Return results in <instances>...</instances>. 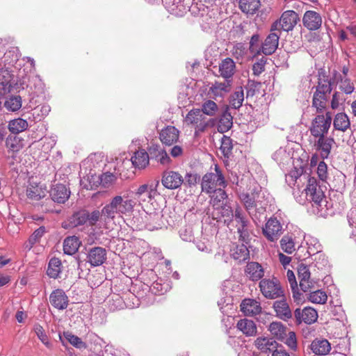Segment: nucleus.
<instances>
[{
    "label": "nucleus",
    "instance_id": "1",
    "mask_svg": "<svg viewBox=\"0 0 356 356\" xmlns=\"http://www.w3.org/2000/svg\"><path fill=\"white\" fill-rule=\"evenodd\" d=\"M136 201L128 194L116 195L103 207L104 216L114 222L116 217L122 218L133 212Z\"/></svg>",
    "mask_w": 356,
    "mask_h": 356
},
{
    "label": "nucleus",
    "instance_id": "2",
    "mask_svg": "<svg viewBox=\"0 0 356 356\" xmlns=\"http://www.w3.org/2000/svg\"><path fill=\"white\" fill-rule=\"evenodd\" d=\"M298 175V172L295 171L291 172L289 176L294 177L296 179V182L298 181V179H300V181L302 179H307V187L305 189L307 198L315 204L321 206V202L325 197V195L321 186L318 184L317 179L314 177H311L307 173L300 174L299 176Z\"/></svg>",
    "mask_w": 356,
    "mask_h": 356
},
{
    "label": "nucleus",
    "instance_id": "3",
    "mask_svg": "<svg viewBox=\"0 0 356 356\" xmlns=\"http://www.w3.org/2000/svg\"><path fill=\"white\" fill-rule=\"evenodd\" d=\"M215 172L206 173L202 178L201 188L202 191L207 194H211L218 188H225L227 181L222 175L220 168L215 166Z\"/></svg>",
    "mask_w": 356,
    "mask_h": 356
},
{
    "label": "nucleus",
    "instance_id": "4",
    "mask_svg": "<svg viewBox=\"0 0 356 356\" xmlns=\"http://www.w3.org/2000/svg\"><path fill=\"white\" fill-rule=\"evenodd\" d=\"M189 11L193 16L200 18L199 22L204 31L216 24L213 12L203 3L192 4Z\"/></svg>",
    "mask_w": 356,
    "mask_h": 356
},
{
    "label": "nucleus",
    "instance_id": "5",
    "mask_svg": "<svg viewBox=\"0 0 356 356\" xmlns=\"http://www.w3.org/2000/svg\"><path fill=\"white\" fill-rule=\"evenodd\" d=\"M332 120V113L326 111L325 115H318L312 122L309 129L314 138L325 136L329 131Z\"/></svg>",
    "mask_w": 356,
    "mask_h": 356
},
{
    "label": "nucleus",
    "instance_id": "6",
    "mask_svg": "<svg viewBox=\"0 0 356 356\" xmlns=\"http://www.w3.org/2000/svg\"><path fill=\"white\" fill-rule=\"evenodd\" d=\"M299 21L300 18L296 12L291 10H286L280 19L272 24L270 31L282 30L289 32L294 29Z\"/></svg>",
    "mask_w": 356,
    "mask_h": 356
},
{
    "label": "nucleus",
    "instance_id": "7",
    "mask_svg": "<svg viewBox=\"0 0 356 356\" xmlns=\"http://www.w3.org/2000/svg\"><path fill=\"white\" fill-rule=\"evenodd\" d=\"M259 288L262 295L268 299H276L284 296L280 283L275 277L262 279L259 282Z\"/></svg>",
    "mask_w": 356,
    "mask_h": 356
},
{
    "label": "nucleus",
    "instance_id": "8",
    "mask_svg": "<svg viewBox=\"0 0 356 356\" xmlns=\"http://www.w3.org/2000/svg\"><path fill=\"white\" fill-rule=\"evenodd\" d=\"M262 233L268 241H277L282 234V226L276 218H270L262 228Z\"/></svg>",
    "mask_w": 356,
    "mask_h": 356
},
{
    "label": "nucleus",
    "instance_id": "9",
    "mask_svg": "<svg viewBox=\"0 0 356 356\" xmlns=\"http://www.w3.org/2000/svg\"><path fill=\"white\" fill-rule=\"evenodd\" d=\"M145 229L154 231L164 226L163 213L161 209H154L152 211L145 210Z\"/></svg>",
    "mask_w": 356,
    "mask_h": 356
},
{
    "label": "nucleus",
    "instance_id": "10",
    "mask_svg": "<svg viewBox=\"0 0 356 356\" xmlns=\"http://www.w3.org/2000/svg\"><path fill=\"white\" fill-rule=\"evenodd\" d=\"M185 122L195 126L197 131H203L208 126L206 117L198 108L193 109L188 113L185 118Z\"/></svg>",
    "mask_w": 356,
    "mask_h": 356
},
{
    "label": "nucleus",
    "instance_id": "11",
    "mask_svg": "<svg viewBox=\"0 0 356 356\" xmlns=\"http://www.w3.org/2000/svg\"><path fill=\"white\" fill-rule=\"evenodd\" d=\"M106 259V250L102 247H93L87 250L86 261L91 266H99Z\"/></svg>",
    "mask_w": 356,
    "mask_h": 356
},
{
    "label": "nucleus",
    "instance_id": "12",
    "mask_svg": "<svg viewBox=\"0 0 356 356\" xmlns=\"http://www.w3.org/2000/svg\"><path fill=\"white\" fill-rule=\"evenodd\" d=\"M183 177L175 171H165L163 173L161 183L163 186L170 190L179 188L184 184Z\"/></svg>",
    "mask_w": 356,
    "mask_h": 356
},
{
    "label": "nucleus",
    "instance_id": "13",
    "mask_svg": "<svg viewBox=\"0 0 356 356\" xmlns=\"http://www.w3.org/2000/svg\"><path fill=\"white\" fill-rule=\"evenodd\" d=\"M296 322L300 324L304 322L306 324H312L318 318L317 312L312 307H305L303 309H296L294 312Z\"/></svg>",
    "mask_w": 356,
    "mask_h": 356
},
{
    "label": "nucleus",
    "instance_id": "14",
    "mask_svg": "<svg viewBox=\"0 0 356 356\" xmlns=\"http://www.w3.org/2000/svg\"><path fill=\"white\" fill-rule=\"evenodd\" d=\"M314 142V147L319 152L322 159H327L333 145L335 143L333 138L331 137H318Z\"/></svg>",
    "mask_w": 356,
    "mask_h": 356
},
{
    "label": "nucleus",
    "instance_id": "15",
    "mask_svg": "<svg viewBox=\"0 0 356 356\" xmlns=\"http://www.w3.org/2000/svg\"><path fill=\"white\" fill-rule=\"evenodd\" d=\"M49 302L56 309L63 310L67 307L69 299L63 290L58 289L51 293Z\"/></svg>",
    "mask_w": 356,
    "mask_h": 356
},
{
    "label": "nucleus",
    "instance_id": "16",
    "mask_svg": "<svg viewBox=\"0 0 356 356\" xmlns=\"http://www.w3.org/2000/svg\"><path fill=\"white\" fill-rule=\"evenodd\" d=\"M303 25L309 30H318L322 24V17L319 13L314 10H307L302 18Z\"/></svg>",
    "mask_w": 356,
    "mask_h": 356
},
{
    "label": "nucleus",
    "instance_id": "17",
    "mask_svg": "<svg viewBox=\"0 0 356 356\" xmlns=\"http://www.w3.org/2000/svg\"><path fill=\"white\" fill-rule=\"evenodd\" d=\"M49 194L51 198V200H49V202L53 201L60 204L65 202L68 200L70 192L65 185L58 184L51 188Z\"/></svg>",
    "mask_w": 356,
    "mask_h": 356
},
{
    "label": "nucleus",
    "instance_id": "18",
    "mask_svg": "<svg viewBox=\"0 0 356 356\" xmlns=\"http://www.w3.org/2000/svg\"><path fill=\"white\" fill-rule=\"evenodd\" d=\"M298 278L300 280V287L307 292L314 287V282L310 279V272L308 267L300 264L298 269Z\"/></svg>",
    "mask_w": 356,
    "mask_h": 356
},
{
    "label": "nucleus",
    "instance_id": "19",
    "mask_svg": "<svg viewBox=\"0 0 356 356\" xmlns=\"http://www.w3.org/2000/svg\"><path fill=\"white\" fill-rule=\"evenodd\" d=\"M179 131L173 126H168L163 129L159 135L161 141L165 145L170 146L177 142Z\"/></svg>",
    "mask_w": 356,
    "mask_h": 356
},
{
    "label": "nucleus",
    "instance_id": "20",
    "mask_svg": "<svg viewBox=\"0 0 356 356\" xmlns=\"http://www.w3.org/2000/svg\"><path fill=\"white\" fill-rule=\"evenodd\" d=\"M254 344L261 353H272L279 343L273 337H259L255 339Z\"/></svg>",
    "mask_w": 356,
    "mask_h": 356
},
{
    "label": "nucleus",
    "instance_id": "21",
    "mask_svg": "<svg viewBox=\"0 0 356 356\" xmlns=\"http://www.w3.org/2000/svg\"><path fill=\"white\" fill-rule=\"evenodd\" d=\"M165 7L172 14L177 17H182L187 11H189L191 6L185 5L182 0H165Z\"/></svg>",
    "mask_w": 356,
    "mask_h": 356
},
{
    "label": "nucleus",
    "instance_id": "22",
    "mask_svg": "<svg viewBox=\"0 0 356 356\" xmlns=\"http://www.w3.org/2000/svg\"><path fill=\"white\" fill-rule=\"evenodd\" d=\"M280 35L277 33L271 31L262 43L260 51L265 55L273 54L278 47Z\"/></svg>",
    "mask_w": 356,
    "mask_h": 356
},
{
    "label": "nucleus",
    "instance_id": "23",
    "mask_svg": "<svg viewBox=\"0 0 356 356\" xmlns=\"http://www.w3.org/2000/svg\"><path fill=\"white\" fill-rule=\"evenodd\" d=\"M151 159H155L163 165H168L171 163V159L167 152L159 145H152L149 149Z\"/></svg>",
    "mask_w": 356,
    "mask_h": 356
},
{
    "label": "nucleus",
    "instance_id": "24",
    "mask_svg": "<svg viewBox=\"0 0 356 356\" xmlns=\"http://www.w3.org/2000/svg\"><path fill=\"white\" fill-rule=\"evenodd\" d=\"M273 309L276 316L283 320L287 321L292 318V312L286 300H276L273 303Z\"/></svg>",
    "mask_w": 356,
    "mask_h": 356
},
{
    "label": "nucleus",
    "instance_id": "25",
    "mask_svg": "<svg viewBox=\"0 0 356 356\" xmlns=\"http://www.w3.org/2000/svg\"><path fill=\"white\" fill-rule=\"evenodd\" d=\"M310 348L315 355L325 356L331 350V345L325 339H315L310 344Z\"/></svg>",
    "mask_w": 356,
    "mask_h": 356
},
{
    "label": "nucleus",
    "instance_id": "26",
    "mask_svg": "<svg viewBox=\"0 0 356 356\" xmlns=\"http://www.w3.org/2000/svg\"><path fill=\"white\" fill-rule=\"evenodd\" d=\"M315 94H321L329 97L332 90V81L324 72L319 73L318 83Z\"/></svg>",
    "mask_w": 356,
    "mask_h": 356
},
{
    "label": "nucleus",
    "instance_id": "27",
    "mask_svg": "<svg viewBox=\"0 0 356 356\" xmlns=\"http://www.w3.org/2000/svg\"><path fill=\"white\" fill-rule=\"evenodd\" d=\"M245 272L247 277L252 281H258L264 275L261 265L257 262H250L247 264Z\"/></svg>",
    "mask_w": 356,
    "mask_h": 356
},
{
    "label": "nucleus",
    "instance_id": "28",
    "mask_svg": "<svg viewBox=\"0 0 356 356\" xmlns=\"http://www.w3.org/2000/svg\"><path fill=\"white\" fill-rule=\"evenodd\" d=\"M152 186L147 184L140 185L135 192H134V197L132 200L136 201V204H141L142 202H145L152 198Z\"/></svg>",
    "mask_w": 356,
    "mask_h": 356
},
{
    "label": "nucleus",
    "instance_id": "29",
    "mask_svg": "<svg viewBox=\"0 0 356 356\" xmlns=\"http://www.w3.org/2000/svg\"><path fill=\"white\" fill-rule=\"evenodd\" d=\"M235 63L232 58H227L224 59L219 65L221 76L225 80H232L231 78L235 72Z\"/></svg>",
    "mask_w": 356,
    "mask_h": 356
},
{
    "label": "nucleus",
    "instance_id": "30",
    "mask_svg": "<svg viewBox=\"0 0 356 356\" xmlns=\"http://www.w3.org/2000/svg\"><path fill=\"white\" fill-rule=\"evenodd\" d=\"M241 311L247 316H253L259 314L261 307L259 302L253 299H245L241 304Z\"/></svg>",
    "mask_w": 356,
    "mask_h": 356
},
{
    "label": "nucleus",
    "instance_id": "31",
    "mask_svg": "<svg viewBox=\"0 0 356 356\" xmlns=\"http://www.w3.org/2000/svg\"><path fill=\"white\" fill-rule=\"evenodd\" d=\"M149 154L143 149L136 151L131 159L132 164L139 169L145 168L149 164Z\"/></svg>",
    "mask_w": 356,
    "mask_h": 356
},
{
    "label": "nucleus",
    "instance_id": "32",
    "mask_svg": "<svg viewBox=\"0 0 356 356\" xmlns=\"http://www.w3.org/2000/svg\"><path fill=\"white\" fill-rule=\"evenodd\" d=\"M236 327L247 337L254 336L257 332L254 322L247 318L239 320L236 324Z\"/></svg>",
    "mask_w": 356,
    "mask_h": 356
},
{
    "label": "nucleus",
    "instance_id": "33",
    "mask_svg": "<svg viewBox=\"0 0 356 356\" xmlns=\"http://www.w3.org/2000/svg\"><path fill=\"white\" fill-rule=\"evenodd\" d=\"M88 211L81 209L74 212L68 220L69 226L70 227H76L78 226L83 225L88 222Z\"/></svg>",
    "mask_w": 356,
    "mask_h": 356
},
{
    "label": "nucleus",
    "instance_id": "34",
    "mask_svg": "<svg viewBox=\"0 0 356 356\" xmlns=\"http://www.w3.org/2000/svg\"><path fill=\"white\" fill-rule=\"evenodd\" d=\"M88 223L90 226H95L97 224L106 226L111 222L110 219L104 216L103 208L101 211L94 210L88 212Z\"/></svg>",
    "mask_w": 356,
    "mask_h": 356
},
{
    "label": "nucleus",
    "instance_id": "35",
    "mask_svg": "<svg viewBox=\"0 0 356 356\" xmlns=\"http://www.w3.org/2000/svg\"><path fill=\"white\" fill-rule=\"evenodd\" d=\"M81 244L79 238L76 236H68L63 241L64 253L68 255L75 254Z\"/></svg>",
    "mask_w": 356,
    "mask_h": 356
},
{
    "label": "nucleus",
    "instance_id": "36",
    "mask_svg": "<svg viewBox=\"0 0 356 356\" xmlns=\"http://www.w3.org/2000/svg\"><path fill=\"white\" fill-rule=\"evenodd\" d=\"M232 80H225L222 83L216 81L210 88V91L216 97H223L225 94L229 92Z\"/></svg>",
    "mask_w": 356,
    "mask_h": 356
},
{
    "label": "nucleus",
    "instance_id": "37",
    "mask_svg": "<svg viewBox=\"0 0 356 356\" xmlns=\"http://www.w3.org/2000/svg\"><path fill=\"white\" fill-rule=\"evenodd\" d=\"M229 107L226 108V110L220 115L218 130L220 133H224L229 131L233 124V117L229 112Z\"/></svg>",
    "mask_w": 356,
    "mask_h": 356
},
{
    "label": "nucleus",
    "instance_id": "38",
    "mask_svg": "<svg viewBox=\"0 0 356 356\" xmlns=\"http://www.w3.org/2000/svg\"><path fill=\"white\" fill-rule=\"evenodd\" d=\"M244 101V91L241 86L237 87L235 91L229 97V106L234 109H238Z\"/></svg>",
    "mask_w": 356,
    "mask_h": 356
},
{
    "label": "nucleus",
    "instance_id": "39",
    "mask_svg": "<svg viewBox=\"0 0 356 356\" xmlns=\"http://www.w3.org/2000/svg\"><path fill=\"white\" fill-rule=\"evenodd\" d=\"M239 199L244 205L247 212L251 215L252 210L257 207V204L261 202L257 201L256 197H253L250 193H241L238 195Z\"/></svg>",
    "mask_w": 356,
    "mask_h": 356
},
{
    "label": "nucleus",
    "instance_id": "40",
    "mask_svg": "<svg viewBox=\"0 0 356 356\" xmlns=\"http://www.w3.org/2000/svg\"><path fill=\"white\" fill-rule=\"evenodd\" d=\"M268 331L277 340L284 341L286 328L281 322H273L269 325Z\"/></svg>",
    "mask_w": 356,
    "mask_h": 356
},
{
    "label": "nucleus",
    "instance_id": "41",
    "mask_svg": "<svg viewBox=\"0 0 356 356\" xmlns=\"http://www.w3.org/2000/svg\"><path fill=\"white\" fill-rule=\"evenodd\" d=\"M223 188H218L216 191H213L211 197V204L216 209H219L225 204V201L227 199V193L222 189Z\"/></svg>",
    "mask_w": 356,
    "mask_h": 356
},
{
    "label": "nucleus",
    "instance_id": "42",
    "mask_svg": "<svg viewBox=\"0 0 356 356\" xmlns=\"http://www.w3.org/2000/svg\"><path fill=\"white\" fill-rule=\"evenodd\" d=\"M238 3L241 11L250 15L254 14L260 6L259 0H239Z\"/></svg>",
    "mask_w": 356,
    "mask_h": 356
},
{
    "label": "nucleus",
    "instance_id": "43",
    "mask_svg": "<svg viewBox=\"0 0 356 356\" xmlns=\"http://www.w3.org/2000/svg\"><path fill=\"white\" fill-rule=\"evenodd\" d=\"M350 121L348 116L343 113H340L336 115L333 125L334 127L339 131H345L350 127Z\"/></svg>",
    "mask_w": 356,
    "mask_h": 356
},
{
    "label": "nucleus",
    "instance_id": "44",
    "mask_svg": "<svg viewBox=\"0 0 356 356\" xmlns=\"http://www.w3.org/2000/svg\"><path fill=\"white\" fill-rule=\"evenodd\" d=\"M61 272V261L58 258L50 259L47 274L51 278L56 279Z\"/></svg>",
    "mask_w": 356,
    "mask_h": 356
},
{
    "label": "nucleus",
    "instance_id": "45",
    "mask_svg": "<svg viewBox=\"0 0 356 356\" xmlns=\"http://www.w3.org/2000/svg\"><path fill=\"white\" fill-rule=\"evenodd\" d=\"M329 97L321 94L314 93L312 99V106L314 107L317 113H323L327 107V103Z\"/></svg>",
    "mask_w": 356,
    "mask_h": 356
},
{
    "label": "nucleus",
    "instance_id": "46",
    "mask_svg": "<svg viewBox=\"0 0 356 356\" xmlns=\"http://www.w3.org/2000/svg\"><path fill=\"white\" fill-rule=\"evenodd\" d=\"M51 108L47 104L37 106L31 111L33 120L35 122L41 121L49 114Z\"/></svg>",
    "mask_w": 356,
    "mask_h": 356
},
{
    "label": "nucleus",
    "instance_id": "47",
    "mask_svg": "<svg viewBox=\"0 0 356 356\" xmlns=\"http://www.w3.org/2000/svg\"><path fill=\"white\" fill-rule=\"evenodd\" d=\"M47 193V190L43 189L40 186H31L26 190V195L31 200H39L44 197Z\"/></svg>",
    "mask_w": 356,
    "mask_h": 356
},
{
    "label": "nucleus",
    "instance_id": "48",
    "mask_svg": "<svg viewBox=\"0 0 356 356\" xmlns=\"http://www.w3.org/2000/svg\"><path fill=\"white\" fill-rule=\"evenodd\" d=\"M131 223L133 229L138 230L145 229V210L143 209L142 211H138V213L134 214Z\"/></svg>",
    "mask_w": 356,
    "mask_h": 356
},
{
    "label": "nucleus",
    "instance_id": "49",
    "mask_svg": "<svg viewBox=\"0 0 356 356\" xmlns=\"http://www.w3.org/2000/svg\"><path fill=\"white\" fill-rule=\"evenodd\" d=\"M28 122L22 118L11 120L8 124L9 130L13 134H18L26 129Z\"/></svg>",
    "mask_w": 356,
    "mask_h": 356
},
{
    "label": "nucleus",
    "instance_id": "50",
    "mask_svg": "<svg viewBox=\"0 0 356 356\" xmlns=\"http://www.w3.org/2000/svg\"><path fill=\"white\" fill-rule=\"evenodd\" d=\"M5 108L10 111H16L22 106V98L19 95L10 96L4 102Z\"/></svg>",
    "mask_w": 356,
    "mask_h": 356
},
{
    "label": "nucleus",
    "instance_id": "51",
    "mask_svg": "<svg viewBox=\"0 0 356 356\" xmlns=\"http://www.w3.org/2000/svg\"><path fill=\"white\" fill-rule=\"evenodd\" d=\"M63 337L71 345L76 348L85 349L87 347L86 343L81 338L70 332H63Z\"/></svg>",
    "mask_w": 356,
    "mask_h": 356
},
{
    "label": "nucleus",
    "instance_id": "52",
    "mask_svg": "<svg viewBox=\"0 0 356 356\" xmlns=\"http://www.w3.org/2000/svg\"><path fill=\"white\" fill-rule=\"evenodd\" d=\"M280 246L282 250L287 254H292L296 250L293 239L289 235H285L282 238Z\"/></svg>",
    "mask_w": 356,
    "mask_h": 356
},
{
    "label": "nucleus",
    "instance_id": "53",
    "mask_svg": "<svg viewBox=\"0 0 356 356\" xmlns=\"http://www.w3.org/2000/svg\"><path fill=\"white\" fill-rule=\"evenodd\" d=\"M313 256V264L317 269L322 270L329 267V261L323 253L320 252Z\"/></svg>",
    "mask_w": 356,
    "mask_h": 356
},
{
    "label": "nucleus",
    "instance_id": "54",
    "mask_svg": "<svg viewBox=\"0 0 356 356\" xmlns=\"http://www.w3.org/2000/svg\"><path fill=\"white\" fill-rule=\"evenodd\" d=\"M249 250L246 245L242 244L241 245H238L233 252V257L236 260H238L239 261H244L249 259Z\"/></svg>",
    "mask_w": 356,
    "mask_h": 356
},
{
    "label": "nucleus",
    "instance_id": "55",
    "mask_svg": "<svg viewBox=\"0 0 356 356\" xmlns=\"http://www.w3.org/2000/svg\"><path fill=\"white\" fill-rule=\"evenodd\" d=\"M232 140L228 136H223V137L221 139V145L220 147V149L222 152L223 156L225 157L229 158V156L232 154Z\"/></svg>",
    "mask_w": 356,
    "mask_h": 356
},
{
    "label": "nucleus",
    "instance_id": "56",
    "mask_svg": "<svg viewBox=\"0 0 356 356\" xmlns=\"http://www.w3.org/2000/svg\"><path fill=\"white\" fill-rule=\"evenodd\" d=\"M11 75L8 70L0 71V95L10 87Z\"/></svg>",
    "mask_w": 356,
    "mask_h": 356
},
{
    "label": "nucleus",
    "instance_id": "57",
    "mask_svg": "<svg viewBox=\"0 0 356 356\" xmlns=\"http://www.w3.org/2000/svg\"><path fill=\"white\" fill-rule=\"evenodd\" d=\"M34 332L41 342L48 348H51L52 344L49 342V338L46 334L42 326L40 324H35L34 325Z\"/></svg>",
    "mask_w": 356,
    "mask_h": 356
},
{
    "label": "nucleus",
    "instance_id": "58",
    "mask_svg": "<svg viewBox=\"0 0 356 356\" xmlns=\"http://www.w3.org/2000/svg\"><path fill=\"white\" fill-rule=\"evenodd\" d=\"M217 104L212 100H207L202 105V109L200 110L202 112V114L204 115H207L209 116H213L216 114L218 111Z\"/></svg>",
    "mask_w": 356,
    "mask_h": 356
},
{
    "label": "nucleus",
    "instance_id": "59",
    "mask_svg": "<svg viewBox=\"0 0 356 356\" xmlns=\"http://www.w3.org/2000/svg\"><path fill=\"white\" fill-rule=\"evenodd\" d=\"M327 299V294L321 290H316L310 293L309 296V301L316 304H324Z\"/></svg>",
    "mask_w": 356,
    "mask_h": 356
},
{
    "label": "nucleus",
    "instance_id": "60",
    "mask_svg": "<svg viewBox=\"0 0 356 356\" xmlns=\"http://www.w3.org/2000/svg\"><path fill=\"white\" fill-rule=\"evenodd\" d=\"M232 218H234V220L236 222V226L250 223L245 212L242 210V209L240 207H237L235 209L234 214L232 215Z\"/></svg>",
    "mask_w": 356,
    "mask_h": 356
},
{
    "label": "nucleus",
    "instance_id": "61",
    "mask_svg": "<svg viewBox=\"0 0 356 356\" xmlns=\"http://www.w3.org/2000/svg\"><path fill=\"white\" fill-rule=\"evenodd\" d=\"M97 179V181H99L100 184L106 188L108 187L115 181L116 177L113 173L107 172L99 176Z\"/></svg>",
    "mask_w": 356,
    "mask_h": 356
},
{
    "label": "nucleus",
    "instance_id": "62",
    "mask_svg": "<svg viewBox=\"0 0 356 356\" xmlns=\"http://www.w3.org/2000/svg\"><path fill=\"white\" fill-rule=\"evenodd\" d=\"M249 225L250 223H246L236 226L237 228V232L239 235V240L246 243H248L250 237Z\"/></svg>",
    "mask_w": 356,
    "mask_h": 356
},
{
    "label": "nucleus",
    "instance_id": "63",
    "mask_svg": "<svg viewBox=\"0 0 356 356\" xmlns=\"http://www.w3.org/2000/svg\"><path fill=\"white\" fill-rule=\"evenodd\" d=\"M308 253L311 255H315L322 252V245L316 238H312L308 242Z\"/></svg>",
    "mask_w": 356,
    "mask_h": 356
},
{
    "label": "nucleus",
    "instance_id": "64",
    "mask_svg": "<svg viewBox=\"0 0 356 356\" xmlns=\"http://www.w3.org/2000/svg\"><path fill=\"white\" fill-rule=\"evenodd\" d=\"M291 350L296 351L298 349L296 334L294 332H289L282 341Z\"/></svg>",
    "mask_w": 356,
    "mask_h": 356
}]
</instances>
